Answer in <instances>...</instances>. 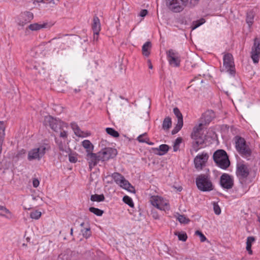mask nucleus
Instances as JSON below:
<instances>
[{"instance_id": "nucleus-1", "label": "nucleus", "mask_w": 260, "mask_h": 260, "mask_svg": "<svg viewBox=\"0 0 260 260\" xmlns=\"http://www.w3.org/2000/svg\"><path fill=\"white\" fill-rule=\"evenodd\" d=\"M235 146L237 151L243 157L247 159H250L251 155V150L246 144L245 139L240 136H236L234 138Z\"/></svg>"}, {"instance_id": "nucleus-2", "label": "nucleus", "mask_w": 260, "mask_h": 260, "mask_svg": "<svg viewBox=\"0 0 260 260\" xmlns=\"http://www.w3.org/2000/svg\"><path fill=\"white\" fill-rule=\"evenodd\" d=\"M213 159L216 165L222 169H227L230 164L226 152L222 149L218 150L213 154Z\"/></svg>"}, {"instance_id": "nucleus-3", "label": "nucleus", "mask_w": 260, "mask_h": 260, "mask_svg": "<svg viewBox=\"0 0 260 260\" xmlns=\"http://www.w3.org/2000/svg\"><path fill=\"white\" fill-rule=\"evenodd\" d=\"M196 183L198 188L202 191H209L213 189L210 178L205 174L198 176L196 178Z\"/></svg>"}, {"instance_id": "nucleus-4", "label": "nucleus", "mask_w": 260, "mask_h": 260, "mask_svg": "<svg viewBox=\"0 0 260 260\" xmlns=\"http://www.w3.org/2000/svg\"><path fill=\"white\" fill-rule=\"evenodd\" d=\"M223 63L221 71L227 72L232 76H234L236 70L233 55L231 53H226L223 56Z\"/></svg>"}, {"instance_id": "nucleus-5", "label": "nucleus", "mask_w": 260, "mask_h": 260, "mask_svg": "<svg viewBox=\"0 0 260 260\" xmlns=\"http://www.w3.org/2000/svg\"><path fill=\"white\" fill-rule=\"evenodd\" d=\"M44 123L45 125H49L50 127L56 133H58L64 127H67L66 123L59 119L54 118L48 115L44 118Z\"/></svg>"}, {"instance_id": "nucleus-6", "label": "nucleus", "mask_w": 260, "mask_h": 260, "mask_svg": "<svg viewBox=\"0 0 260 260\" xmlns=\"http://www.w3.org/2000/svg\"><path fill=\"white\" fill-rule=\"evenodd\" d=\"M112 177L116 184L119 185L121 187L131 192L135 193V189L134 186H133L120 173H114L112 174Z\"/></svg>"}, {"instance_id": "nucleus-7", "label": "nucleus", "mask_w": 260, "mask_h": 260, "mask_svg": "<svg viewBox=\"0 0 260 260\" xmlns=\"http://www.w3.org/2000/svg\"><path fill=\"white\" fill-rule=\"evenodd\" d=\"M204 125L205 124L202 121H200L199 124L193 128L192 137L195 140V142L193 144V148L196 152L199 149V146L202 145L204 143V139L203 137L200 136L199 133Z\"/></svg>"}, {"instance_id": "nucleus-8", "label": "nucleus", "mask_w": 260, "mask_h": 260, "mask_svg": "<svg viewBox=\"0 0 260 260\" xmlns=\"http://www.w3.org/2000/svg\"><path fill=\"white\" fill-rule=\"evenodd\" d=\"M151 204L157 209L164 211L170 209L168 201L158 196H153L150 199Z\"/></svg>"}, {"instance_id": "nucleus-9", "label": "nucleus", "mask_w": 260, "mask_h": 260, "mask_svg": "<svg viewBox=\"0 0 260 260\" xmlns=\"http://www.w3.org/2000/svg\"><path fill=\"white\" fill-rule=\"evenodd\" d=\"M46 147L41 146L30 150L28 153V159L32 160L34 159L40 160L46 153Z\"/></svg>"}, {"instance_id": "nucleus-10", "label": "nucleus", "mask_w": 260, "mask_h": 260, "mask_svg": "<svg viewBox=\"0 0 260 260\" xmlns=\"http://www.w3.org/2000/svg\"><path fill=\"white\" fill-rule=\"evenodd\" d=\"M99 153L101 161H104L115 157L117 154V151L115 148L107 147L102 149Z\"/></svg>"}, {"instance_id": "nucleus-11", "label": "nucleus", "mask_w": 260, "mask_h": 260, "mask_svg": "<svg viewBox=\"0 0 260 260\" xmlns=\"http://www.w3.org/2000/svg\"><path fill=\"white\" fill-rule=\"evenodd\" d=\"M167 55L170 65L174 67H178L180 66V59L178 52L170 49L167 51Z\"/></svg>"}, {"instance_id": "nucleus-12", "label": "nucleus", "mask_w": 260, "mask_h": 260, "mask_svg": "<svg viewBox=\"0 0 260 260\" xmlns=\"http://www.w3.org/2000/svg\"><path fill=\"white\" fill-rule=\"evenodd\" d=\"M208 158L209 155L207 153H202L201 154L198 155L194 159L195 168L198 170H201L206 165Z\"/></svg>"}, {"instance_id": "nucleus-13", "label": "nucleus", "mask_w": 260, "mask_h": 260, "mask_svg": "<svg viewBox=\"0 0 260 260\" xmlns=\"http://www.w3.org/2000/svg\"><path fill=\"white\" fill-rule=\"evenodd\" d=\"M220 184L224 189H231L234 185L233 178L230 175L224 173L220 176Z\"/></svg>"}, {"instance_id": "nucleus-14", "label": "nucleus", "mask_w": 260, "mask_h": 260, "mask_svg": "<svg viewBox=\"0 0 260 260\" xmlns=\"http://www.w3.org/2000/svg\"><path fill=\"white\" fill-rule=\"evenodd\" d=\"M180 0H169L168 2L169 9L174 13H179L183 11L184 5Z\"/></svg>"}, {"instance_id": "nucleus-15", "label": "nucleus", "mask_w": 260, "mask_h": 260, "mask_svg": "<svg viewBox=\"0 0 260 260\" xmlns=\"http://www.w3.org/2000/svg\"><path fill=\"white\" fill-rule=\"evenodd\" d=\"M236 174L239 179L245 180L249 174L248 167L244 164H239L237 167Z\"/></svg>"}, {"instance_id": "nucleus-16", "label": "nucleus", "mask_w": 260, "mask_h": 260, "mask_svg": "<svg viewBox=\"0 0 260 260\" xmlns=\"http://www.w3.org/2000/svg\"><path fill=\"white\" fill-rule=\"evenodd\" d=\"M99 152L97 153L89 152L86 155V159L88 161L89 167L90 169L95 166L99 161L101 160Z\"/></svg>"}, {"instance_id": "nucleus-17", "label": "nucleus", "mask_w": 260, "mask_h": 260, "mask_svg": "<svg viewBox=\"0 0 260 260\" xmlns=\"http://www.w3.org/2000/svg\"><path fill=\"white\" fill-rule=\"evenodd\" d=\"M34 18V15L30 12H25L22 14L18 19L17 23L21 26H23L29 22Z\"/></svg>"}, {"instance_id": "nucleus-18", "label": "nucleus", "mask_w": 260, "mask_h": 260, "mask_svg": "<svg viewBox=\"0 0 260 260\" xmlns=\"http://www.w3.org/2000/svg\"><path fill=\"white\" fill-rule=\"evenodd\" d=\"M92 28L94 33V39H98V36L101 30V23L99 18L94 16L93 18V23L92 24Z\"/></svg>"}, {"instance_id": "nucleus-19", "label": "nucleus", "mask_w": 260, "mask_h": 260, "mask_svg": "<svg viewBox=\"0 0 260 260\" xmlns=\"http://www.w3.org/2000/svg\"><path fill=\"white\" fill-rule=\"evenodd\" d=\"M214 116V113L212 111H207L202 115L200 121H202L206 125L211 122Z\"/></svg>"}, {"instance_id": "nucleus-20", "label": "nucleus", "mask_w": 260, "mask_h": 260, "mask_svg": "<svg viewBox=\"0 0 260 260\" xmlns=\"http://www.w3.org/2000/svg\"><path fill=\"white\" fill-rule=\"evenodd\" d=\"M251 58L254 63L258 62L260 57V48L253 45L251 51Z\"/></svg>"}, {"instance_id": "nucleus-21", "label": "nucleus", "mask_w": 260, "mask_h": 260, "mask_svg": "<svg viewBox=\"0 0 260 260\" xmlns=\"http://www.w3.org/2000/svg\"><path fill=\"white\" fill-rule=\"evenodd\" d=\"M0 216L10 219L12 217V214L5 206L0 205Z\"/></svg>"}, {"instance_id": "nucleus-22", "label": "nucleus", "mask_w": 260, "mask_h": 260, "mask_svg": "<svg viewBox=\"0 0 260 260\" xmlns=\"http://www.w3.org/2000/svg\"><path fill=\"white\" fill-rule=\"evenodd\" d=\"M137 140L141 143H146L149 145H153L154 143L149 142V139L147 136V133H144L137 137Z\"/></svg>"}, {"instance_id": "nucleus-23", "label": "nucleus", "mask_w": 260, "mask_h": 260, "mask_svg": "<svg viewBox=\"0 0 260 260\" xmlns=\"http://www.w3.org/2000/svg\"><path fill=\"white\" fill-rule=\"evenodd\" d=\"M82 145L83 147L86 149L87 154L92 152L94 147L90 141L88 140H85L82 142Z\"/></svg>"}, {"instance_id": "nucleus-24", "label": "nucleus", "mask_w": 260, "mask_h": 260, "mask_svg": "<svg viewBox=\"0 0 260 260\" xmlns=\"http://www.w3.org/2000/svg\"><path fill=\"white\" fill-rule=\"evenodd\" d=\"M151 48L150 42H146L142 46V53L145 56H148L150 54V51Z\"/></svg>"}, {"instance_id": "nucleus-25", "label": "nucleus", "mask_w": 260, "mask_h": 260, "mask_svg": "<svg viewBox=\"0 0 260 260\" xmlns=\"http://www.w3.org/2000/svg\"><path fill=\"white\" fill-rule=\"evenodd\" d=\"M47 25V23L39 24L37 23L31 24L28 26V28L32 31H36L45 28Z\"/></svg>"}, {"instance_id": "nucleus-26", "label": "nucleus", "mask_w": 260, "mask_h": 260, "mask_svg": "<svg viewBox=\"0 0 260 260\" xmlns=\"http://www.w3.org/2000/svg\"><path fill=\"white\" fill-rule=\"evenodd\" d=\"M254 16L255 13L252 10H250L247 12L246 16V22L249 26H250L253 24Z\"/></svg>"}, {"instance_id": "nucleus-27", "label": "nucleus", "mask_w": 260, "mask_h": 260, "mask_svg": "<svg viewBox=\"0 0 260 260\" xmlns=\"http://www.w3.org/2000/svg\"><path fill=\"white\" fill-rule=\"evenodd\" d=\"M255 241V238L253 237H248L247 238L246 247V249L248 253L250 255L252 254V250H251L252 243Z\"/></svg>"}, {"instance_id": "nucleus-28", "label": "nucleus", "mask_w": 260, "mask_h": 260, "mask_svg": "<svg viewBox=\"0 0 260 260\" xmlns=\"http://www.w3.org/2000/svg\"><path fill=\"white\" fill-rule=\"evenodd\" d=\"M184 7H189L192 8L196 6L200 0H180Z\"/></svg>"}, {"instance_id": "nucleus-29", "label": "nucleus", "mask_w": 260, "mask_h": 260, "mask_svg": "<svg viewBox=\"0 0 260 260\" xmlns=\"http://www.w3.org/2000/svg\"><path fill=\"white\" fill-rule=\"evenodd\" d=\"M172 126V120L170 117H166L162 122V127L164 130H168Z\"/></svg>"}, {"instance_id": "nucleus-30", "label": "nucleus", "mask_w": 260, "mask_h": 260, "mask_svg": "<svg viewBox=\"0 0 260 260\" xmlns=\"http://www.w3.org/2000/svg\"><path fill=\"white\" fill-rule=\"evenodd\" d=\"M72 128L74 131L75 134L78 137H82V132L80 129L78 125L75 122L71 124Z\"/></svg>"}, {"instance_id": "nucleus-31", "label": "nucleus", "mask_w": 260, "mask_h": 260, "mask_svg": "<svg viewBox=\"0 0 260 260\" xmlns=\"http://www.w3.org/2000/svg\"><path fill=\"white\" fill-rule=\"evenodd\" d=\"M169 146L166 144H161L159 146V148L157 149L159 151V152L157 153L159 155H162L166 154L169 149Z\"/></svg>"}, {"instance_id": "nucleus-32", "label": "nucleus", "mask_w": 260, "mask_h": 260, "mask_svg": "<svg viewBox=\"0 0 260 260\" xmlns=\"http://www.w3.org/2000/svg\"><path fill=\"white\" fill-rule=\"evenodd\" d=\"M90 200L93 202H101L105 200V197L103 194H93L91 196Z\"/></svg>"}, {"instance_id": "nucleus-33", "label": "nucleus", "mask_w": 260, "mask_h": 260, "mask_svg": "<svg viewBox=\"0 0 260 260\" xmlns=\"http://www.w3.org/2000/svg\"><path fill=\"white\" fill-rule=\"evenodd\" d=\"M106 131L108 134L114 138H117L119 136L118 132L113 128L107 127L106 129Z\"/></svg>"}, {"instance_id": "nucleus-34", "label": "nucleus", "mask_w": 260, "mask_h": 260, "mask_svg": "<svg viewBox=\"0 0 260 260\" xmlns=\"http://www.w3.org/2000/svg\"><path fill=\"white\" fill-rule=\"evenodd\" d=\"M183 122H182L180 119L179 120H178L176 126L172 131V134L174 135L177 133L182 128L183 126Z\"/></svg>"}, {"instance_id": "nucleus-35", "label": "nucleus", "mask_w": 260, "mask_h": 260, "mask_svg": "<svg viewBox=\"0 0 260 260\" xmlns=\"http://www.w3.org/2000/svg\"><path fill=\"white\" fill-rule=\"evenodd\" d=\"M182 138L180 137L177 138L175 140L173 145V150L174 152H176L179 150L180 145L182 142Z\"/></svg>"}, {"instance_id": "nucleus-36", "label": "nucleus", "mask_w": 260, "mask_h": 260, "mask_svg": "<svg viewBox=\"0 0 260 260\" xmlns=\"http://www.w3.org/2000/svg\"><path fill=\"white\" fill-rule=\"evenodd\" d=\"M89 210L90 212L94 213L97 216H102L104 213L103 210L94 207H90Z\"/></svg>"}, {"instance_id": "nucleus-37", "label": "nucleus", "mask_w": 260, "mask_h": 260, "mask_svg": "<svg viewBox=\"0 0 260 260\" xmlns=\"http://www.w3.org/2000/svg\"><path fill=\"white\" fill-rule=\"evenodd\" d=\"M123 201L126 204L128 205L130 207H133L134 206L133 201L131 198L128 196H125L123 198Z\"/></svg>"}, {"instance_id": "nucleus-38", "label": "nucleus", "mask_w": 260, "mask_h": 260, "mask_svg": "<svg viewBox=\"0 0 260 260\" xmlns=\"http://www.w3.org/2000/svg\"><path fill=\"white\" fill-rule=\"evenodd\" d=\"M177 235L178 239L180 241H185L187 238V235L184 232H178L175 233Z\"/></svg>"}, {"instance_id": "nucleus-39", "label": "nucleus", "mask_w": 260, "mask_h": 260, "mask_svg": "<svg viewBox=\"0 0 260 260\" xmlns=\"http://www.w3.org/2000/svg\"><path fill=\"white\" fill-rule=\"evenodd\" d=\"M173 112L174 114L176 115V116L178 118V120H179L180 119L181 120L182 122H183V117L182 115L180 112L179 109L177 107L174 108L173 109Z\"/></svg>"}, {"instance_id": "nucleus-40", "label": "nucleus", "mask_w": 260, "mask_h": 260, "mask_svg": "<svg viewBox=\"0 0 260 260\" xmlns=\"http://www.w3.org/2000/svg\"><path fill=\"white\" fill-rule=\"evenodd\" d=\"M177 219L180 223L184 224L188 223L190 221L188 218L183 215H179Z\"/></svg>"}, {"instance_id": "nucleus-41", "label": "nucleus", "mask_w": 260, "mask_h": 260, "mask_svg": "<svg viewBox=\"0 0 260 260\" xmlns=\"http://www.w3.org/2000/svg\"><path fill=\"white\" fill-rule=\"evenodd\" d=\"M41 212L38 211H35L30 213V216L31 218L38 219L41 216Z\"/></svg>"}, {"instance_id": "nucleus-42", "label": "nucleus", "mask_w": 260, "mask_h": 260, "mask_svg": "<svg viewBox=\"0 0 260 260\" xmlns=\"http://www.w3.org/2000/svg\"><path fill=\"white\" fill-rule=\"evenodd\" d=\"M213 205L214 213L216 215H219L221 213V209L218 204L217 203L213 202Z\"/></svg>"}, {"instance_id": "nucleus-43", "label": "nucleus", "mask_w": 260, "mask_h": 260, "mask_svg": "<svg viewBox=\"0 0 260 260\" xmlns=\"http://www.w3.org/2000/svg\"><path fill=\"white\" fill-rule=\"evenodd\" d=\"M82 233L83 236L86 238H88L91 235L90 228H86L82 230Z\"/></svg>"}, {"instance_id": "nucleus-44", "label": "nucleus", "mask_w": 260, "mask_h": 260, "mask_svg": "<svg viewBox=\"0 0 260 260\" xmlns=\"http://www.w3.org/2000/svg\"><path fill=\"white\" fill-rule=\"evenodd\" d=\"M195 235L200 237V241L202 242H205L207 239L204 235L200 231H196Z\"/></svg>"}, {"instance_id": "nucleus-45", "label": "nucleus", "mask_w": 260, "mask_h": 260, "mask_svg": "<svg viewBox=\"0 0 260 260\" xmlns=\"http://www.w3.org/2000/svg\"><path fill=\"white\" fill-rule=\"evenodd\" d=\"M255 47H259L260 48V39L258 38H255L254 39L253 45Z\"/></svg>"}, {"instance_id": "nucleus-46", "label": "nucleus", "mask_w": 260, "mask_h": 260, "mask_svg": "<svg viewBox=\"0 0 260 260\" xmlns=\"http://www.w3.org/2000/svg\"><path fill=\"white\" fill-rule=\"evenodd\" d=\"M59 132H60L59 136L62 138H66L67 137V133L66 131L63 130V128L60 130Z\"/></svg>"}, {"instance_id": "nucleus-47", "label": "nucleus", "mask_w": 260, "mask_h": 260, "mask_svg": "<svg viewBox=\"0 0 260 260\" xmlns=\"http://www.w3.org/2000/svg\"><path fill=\"white\" fill-rule=\"evenodd\" d=\"M69 161L72 163H75L77 161V158L76 156H73L71 154H69Z\"/></svg>"}, {"instance_id": "nucleus-48", "label": "nucleus", "mask_w": 260, "mask_h": 260, "mask_svg": "<svg viewBox=\"0 0 260 260\" xmlns=\"http://www.w3.org/2000/svg\"><path fill=\"white\" fill-rule=\"evenodd\" d=\"M56 142L57 143L58 145L59 149L60 151H64V147L61 142H58V140L56 139Z\"/></svg>"}, {"instance_id": "nucleus-49", "label": "nucleus", "mask_w": 260, "mask_h": 260, "mask_svg": "<svg viewBox=\"0 0 260 260\" xmlns=\"http://www.w3.org/2000/svg\"><path fill=\"white\" fill-rule=\"evenodd\" d=\"M33 186L35 188L37 187L40 184L39 181L37 179H34L32 181Z\"/></svg>"}, {"instance_id": "nucleus-50", "label": "nucleus", "mask_w": 260, "mask_h": 260, "mask_svg": "<svg viewBox=\"0 0 260 260\" xmlns=\"http://www.w3.org/2000/svg\"><path fill=\"white\" fill-rule=\"evenodd\" d=\"M148 13V11L147 10L144 9L142 10L139 14V16L141 17H144Z\"/></svg>"}, {"instance_id": "nucleus-51", "label": "nucleus", "mask_w": 260, "mask_h": 260, "mask_svg": "<svg viewBox=\"0 0 260 260\" xmlns=\"http://www.w3.org/2000/svg\"><path fill=\"white\" fill-rule=\"evenodd\" d=\"M5 131V126L3 121H0V134L4 133Z\"/></svg>"}, {"instance_id": "nucleus-52", "label": "nucleus", "mask_w": 260, "mask_h": 260, "mask_svg": "<svg viewBox=\"0 0 260 260\" xmlns=\"http://www.w3.org/2000/svg\"><path fill=\"white\" fill-rule=\"evenodd\" d=\"M3 138L2 136H0V154H1L2 151V145L3 143Z\"/></svg>"}, {"instance_id": "nucleus-53", "label": "nucleus", "mask_w": 260, "mask_h": 260, "mask_svg": "<svg viewBox=\"0 0 260 260\" xmlns=\"http://www.w3.org/2000/svg\"><path fill=\"white\" fill-rule=\"evenodd\" d=\"M152 217L155 219H157L159 218V215H158V214L156 212H152Z\"/></svg>"}, {"instance_id": "nucleus-54", "label": "nucleus", "mask_w": 260, "mask_h": 260, "mask_svg": "<svg viewBox=\"0 0 260 260\" xmlns=\"http://www.w3.org/2000/svg\"><path fill=\"white\" fill-rule=\"evenodd\" d=\"M147 62H148V68L150 69H152L153 68V66H152V64L150 61V60L148 59V61H147Z\"/></svg>"}, {"instance_id": "nucleus-55", "label": "nucleus", "mask_w": 260, "mask_h": 260, "mask_svg": "<svg viewBox=\"0 0 260 260\" xmlns=\"http://www.w3.org/2000/svg\"><path fill=\"white\" fill-rule=\"evenodd\" d=\"M55 38H54V39H53L52 40H51L49 41V42H43V43H42V44L41 45V46H43H43H45V45H48V44H50V43L51 42V41H53V40H55Z\"/></svg>"}, {"instance_id": "nucleus-56", "label": "nucleus", "mask_w": 260, "mask_h": 260, "mask_svg": "<svg viewBox=\"0 0 260 260\" xmlns=\"http://www.w3.org/2000/svg\"><path fill=\"white\" fill-rule=\"evenodd\" d=\"M203 23V22L202 23H199L197 25H196L193 27V29H195L197 27H199L200 25H201Z\"/></svg>"}, {"instance_id": "nucleus-57", "label": "nucleus", "mask_w": 260, "mask_h": 260, "mask_svg": "<svg viewBox=\"0 0 260 260\" xmlns=\"http://www.w3.org/2000/svg\"><path fill=\"white\" fill-rule=\"evenodd\" d=\"M257 217H258V220L260 222V214L258 215Z\"/></svg>"}, {"instance_id": "nucleus-58", "label": "nucleus", "mask_w": 260, "mask_h": 260, "mask_svg": "<svg viewBox=\"0 0 260 260\" xmlns=\"http://www.w3.org/2000/svg\"><path fill=\"white\" fill-rule=\"evenodd\" d=\"M79 91H80V89H75V91L76 92H79Z\"/></svg>"}, {"instance_id": "nucleus-59", "label": "nucleus", "mask_w": 260, "mask_h": 260, "mask_svg": "<svg viewBox=\"0 0 260 260\" xmlns=\"http://www.w3.org/2000/svg\"><path fill=\"white\" fill-rule=\"evenodd\" d=\"M73 229H71V235L73 234Z\"/></svg>"}, {"instance_id": "nucleus-60", "label": "nucleus", "mask_w": 260, "mask_h": 260, "mask_svg": "<svg viewBox=\"0 0 260 260\" xmlns=\"http://www.w3.org/2000/svg\"><path fill=\"white\" fill-rule=\"evenodd\" d=\"M83 224H84V223H82L81 224V226H83Z\"/></svg>"}, {"instance_id": "nucleus-61", "label": "nucleus", "mask_w": 260, "mask_h": 260, "mask_svg": "<svg viewBox=\"0 0 260 260\" xmlns=\"http://www.w3.org/2000/svg\"><path fill=\"white\" fill-rule=\"evenodd\" d=\"M23 246H26L25 244H23Z\"/></svg>"}]
</instances>
